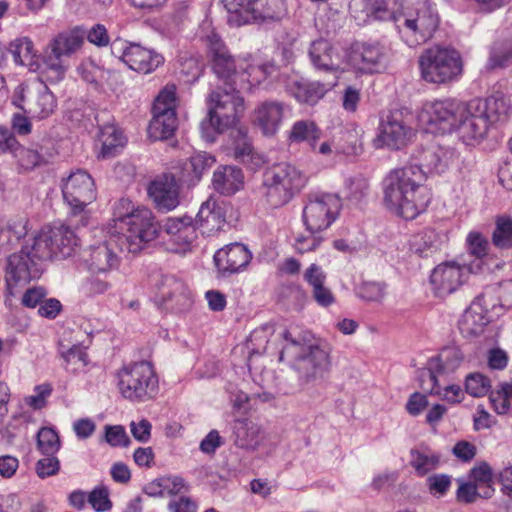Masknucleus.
I'll use <instances>...</instances> for the list:
<instances>
[{
	"instance_id": "f257e3e1",
	"label": "nucleus",
	"mask_w": 512,
	"mask_h": 512,
	"mask_svg": "<svg viewBox=\"0 0 512 512\" xmlns=\"http://www.w3.org/2000/svg\"><path fill=\"white\" fill-rule=\"evenodd\" d=\"M510 109V101L497 92L486 99H473L466 104L442 101L425 104L418 114V121L422 127L488 128L504 124Z\"/></svg>"
},
{
	"instance_id": "f03ea898",
	"label": "nucleus",
	"mask_w": 512,
	"mask_h": 512,
	"mask_svg": "<svg viewBox=\"0 0 512 512\" xmlns=\"http://www.w3.org/2000/svg\"><path fill=\"white\" fill-rule=\"evenodd\" d=\"M425 181V172L416 164L389 171L382 180L383 202L387 209L404 219H415L431 201Z\"/></svg>"
},
{
	"instance_id": "7ed1b4c3",
	"label": "nucleus",
	"mask_w": 512,
	"mask_h": 512,
	"mask_svg": "<svg viewBox=\"0 0 512 512\" xmlns=\"http://www.w3.org/2000/svg\"><path fill=\"white\" fill-rule=\"evenodd\" d=\"M279 337L283 340L279 361L290 363L300 386L323 378L330 365L329 353L313 340L310 332L285 329Z\"/></svg>"
},
{
	"instance_id": "20e7f679",
	"label": "nucleus",
	"mask_w": 512,
	"mask_h": 512,
	"mask_svg": "<svg viewBox=\"0 0 512 512\" xmlns=\"http://www.w3.org/2000/svg\"><path fill=\"white\" fill-rule=\"evenodd\" d=\"M114 228L109 232L120 236L128 253L140 252L149 242L155 240L161 230L153 212L136 206L130 199L121 198L114 206Z\"/></svg>"
},
{
	"instance_id": "39448f33",
	"label": "nucleus",
	"mask_w": 512,
	"mask_h": 512,
	"mask_svg": "<svg viewBox=\"0 0 512 512\" xmlns=\"http://www.w3.org/2000/svg\"><path fill=\"white\" fill-rule=\"evenodd\" d=\"M117 379L120 394L132 402L151 400L158 392V377L147 361L124 366L117 372Z\"/></svg>"
},
{
	"instance_id": "423d86ee",
	"label": "nucleus",
	"mask_w": 512,
	"mask_h": 512,
	"mask_svg": "<svg viewBox=\"0 0 512 512\" xmlns=\"http://www.w3.org/2000/svg\"><path fill=\"white\" fill-rule=\"evenodd\" d=\"M45 257H40L38 246L30 239L22 246L21 250L8 256L5 268L6 290L9 296L18 293V289L24 287L32 279L38 278L42 272V262Z\"/></svg>"
},
{
	"instance_id": "0eeeda50",
	"label": "nucleus",
	"mask_w": 512,
	"mask_h": 512,
	"mask_svg": "<svg viewBox=\"0 0 512 512\" xmlns=\"http://www.w3.org/2000/svg\"><path fill=\"white\" fill-rule=\"evenodd\" d=\"M208 112L201 128H235L245 112L244 98L238 90L221 87L212 90L207 99Z\"/></svg>"
},
{
	"instance_id": "6e6552de",
	"label": "nucleus",
	"mask_w": 512,
	"mask_h": 512,
	"mask_svg": "<svg viewBox=\"0 0 512 512\" xmlns=\"http://www.w3.org/2000/svg\"><path fill=\"white\" fill-rule=\"evenodd\" d=\"M85 33L83 26H76L56 35L48 44L44 56V66L48 77L53 81L61 80L68 67V59L83 46Z\"/></svg>"
},
{
	"instance_id": "1a4fd4ad",
	"label": "nucleus",
	"mask_w": 512,
	"mask_h": 512,
	"mask_svg": "<svg viewBox=\"0 0 512 512\" xmlns=\"http://www.w3.org/2000/svg\"><path fill=\"white\" fill-rule=\"evenodd\" d=\"M439 25L437 13L425 3H418L414 8L401 9L396 16V27L409 46H415L429 40Z\"/></svg>"
},
{
	"instance_id": "9d476101",
	"label": "nucleus",
	"mask_w": 512,
	"mask_h": 512,
	"mask_svg": "<svg viewBox=\"0 0 512 512\" xmlns=\"http://www.w3.org/2000/svg\"><path fill=\"white\" fill-rule=\"evenodd\" d=\"M422 78L430 83H446L462 72L461 59L457 51L435 46L425 50L419 58Z\"/></svg>"
},
{
	"instance_id": "9b49d317",
	"label": "nucleus",
	"mask_w": 512,
	"mask_h": 512,
	"mask_svg": "<svg viewBox=\"0 0 512 512\" xmlns=\"http://www.w3.org/2000/svg\"><path fill=\"white\" fill-rule=\"evenodd\" d=\"M207 45L212 57V70L218 78L215 89L221 87L235 92L238 90L239 79L241 78L243 62H237L228 51L223 41L216 34L207 36Z\"/></svg>"
},
{
	"instance_id": "f8f14e48",
	"label": "nucleus",
	"mask_w": 512,
	"mask_h": 512,
	"mask_svg": "<svg viewBox=\"0 0 512 512\" xmlns=\"http://www.w3.org/2000/svg\"><path fill=\"white\" fill-rule=\"evenodd\" d=\"M340 199L332 194L310 195L303 208L302 219L309 233H321L336 220Z\"/></svg>"
},
{
	"instance_id": "ddd939ff",
	"label": "nucleus",
	"mask_w": 512,
	"mask_h": 512,
	"mask_svg": "<svg viewBox=\"0 0 512 512\" xmlns=\"http://www.w3.org/2000/svg\"><path fill=\"white\" fill-rule=\"evenodd\" d=\"M40 257L67 258L73 255L78 246V238L68 226L59 225L41 229L34 237Z\"/></svg>"
},
{
	"instance_id": "4468645a",
	"label": "nucleus",
	"mask_w": 512,
	"mask_h": 512,
	"mask_svg": "<svg viewBox=\"0 0 512 512\" xmlns=\"http://www.w3.org/2000/svg\"><path fill=\"white\" fill-rule=\"evenodd\" d=\"M118 247L122 252H128V248L120 239L119 235L109 232L103 242L95 243L84 251L83 260L91 273H107L117 269L120 259L114 251Z\"/></svg>"
},
{
	"instance_id": "2eb2a0df",
	"label": "nucleus",
	"mask_w": 512,
	"mask_h": 512,
	"mask_svg": "<svg viewBox=\"0 0 512 512\" xmlns=\"http://www.w3.org/2000/svg\"><path fill=\"white\" fill-rule=\"evenodd\" d=\"M112 53L130 69L144 74L153 72L164 62L163 56L154 50L122 40L114 41Z\"/></svg>"
},
{
	"instance_id": "dca6fc26",
	"label": "nucleus",
	"mask_w": 512,
	"mask_h": 512,
	"mask_svg": "<svg viewBox=\"0 0 512 512\" xmlns=\"http://www.w3.org/2000/svg\"><path fill=\"white\" fill-rule=\"evenodd\" d=\"M64 201L70 206L73 214L80 213L96 199L94 180L84 170L71 172L62 182Z\"/></svg>"
},
{
	"instance_id": "f3484780",
	"label": "nucleus",
	"mask_w": 512,
	"mask_h": 512,
	"mask_svg": "<svg viewBox=\"0 0 512 512\" xmlns=\"http://www.w3.org/2000/svg\"><path fill=\"white\" fill-rule=\"evenodd\" d=\"M347 63L358 73H379L387 66V55L383 46L362 43L352 46Z\"/></svg>"
},
{
	"instance_id": "a211bd4d",
	"label": "nucleus",
	"mask_w": 512,
	"mask_h": 512,
	"mask_svg": "<svg viewBox=\"0 0 512 512\" xmlns=\"http://www.w3.org/2000/svg\"><path fill=\"white\" fill-rule=\"evenodd\" d=\"M156 301L163 307L183 311L190 307V292L185 283L174 275H164L157 284Z\"/></svg>"
},
{
	"instance_id": "6ab92c4d",
	"label": "nucleus",
	"mask_w": 512,
	"mask_h": 512,
	"mask_svg": "<svg viewBox=\"0 0 512 512\" xmlns=\"http://www.w3.org/2000/svg\"><path fill=\"white\" fill-rule=\"evenodd\" d=\"M147 193L161 212L172 211L180 204V185L172 174L155 177L149 183Z\"/></svg>"
},
{
	"instance_id": "aec40b11",
	"label": "nucleus",
	"mask_w": 512,
	"mask_h": 512,
	"mask_svg": "<svg viewBox=\"0 0 512 512\" xmlns=\"http://www.w3.org/2000/svg\"><path fill=\"white\" fill-rule=\"evenodd\" d=\"M228 11L250 14L254 20H278L286 12L285 0H225Z\"/></svg>"
},
{
	"instance_id": "412c9836",
	"label": "nucleus",
	"mask_w": 512,
	"mask_h": 512,
	"mask_svg": "<svg viewBox=\"0 0 512 512\" xmlns=\"http://www.w3.org/2000/svg\"><path fill=\"white\" fill-rule=\"evenodd\" d=\"M457 158L453 148L431 145L416 150L411 156V163L416 164L427 173H444Z\"/></svg>"
},
{
	"instance_id": "4be33fe9",
	"label": "nucleus",
	"mask_w": 512,
	"mask_h": 512,
	"mask_svg": "<svg viewBox=\"0 0 512 512\" xmlns=\"http://www.w3.org/2000/svg\"><path fill=\"white\" fill-rule=\"evenodd\" d=\"M20 101L18 104L24 113L33 118H46L55 107L54 95L48 90L47 86L38 84L37 86H20Z\"/></svg>"
},
{
	"instance_id": "5701e85b",
	"label": "nucleus",
	"mask_w": 512,
	"mask_h": 512,
	"mask_svg": "<svg viewBox=\"0 0 512 512\" xmlns=\"http://www.w3.org/2000/svg\"><path fill=\"white\" fill-rule=\"evenodd\" d=\"M176 86L167 84L158 93L152 108L153 117L149 128H177L180 123L176 116Z\"/></svg>"
},
{
	"instance_id": "b1692460",
	"label": "nucleus",
	"mask_w": 512,
	"mask_h": 512,
	"mask_svg": "<svg viewBox=\"0 0 512 512\" xmlns=\"http://www.w3.org/2000/svg\"><path fill=\"white\" fill-rule=\"evenodd\" d=\"M214 264L222 276L239 273L252 259L250 250L242 243H231L214 254Z\"/></svg>"
},
{
	"instance_id": "393cba45",
	"label": "nucleus",
	"mask_w": 512,
	"mask_h": 512,
	"mask_svg": "<svg viewBox=\"0 0 512 512\" xmlns=\"http://www.w3.org/2000/svg\"><path fill=\"white\" fill-rule=\"evenodd\" d=\"M162 228L169 236L170 242L175 245V252L186 253L191 250L197 238V227L192 217H169Z\"/></svg>"
},
{
	"instance_id": "a878e982",
	"label": "nucleus",
	"mask_w": 512,
	"mask_h": 512,
	"mask_svg": "<svg viewBox=\"0 0 512 512\" xmlns=\"http://www.w3.org/2000/svg\"><path fill=\"white\" fill-rule=\"evenodd\" d=\"M308 57L317 71L326 73L340 71L343 63L340 50L325 38H318L310 43Z\"/></svg>"
},
{
	"instance_id": "bb28decb",
	"label": "nucleus",
	"mask_w": 512,
	"mask_h": 512,
	"mask_svg": "<svg viewBox=\"0 0 512 512\" xmlns=\"http://www.w3.org/2000/svg\"><path fill=\"white\" fill-rule=\"evenodd\" d=\"M467 270L455 263L438 265L431 273L430 282L436 295L443 297L456 291L465 281Z\"/></svg>"
},
{
	"instance_id": "cd10ccee",
	"label": "nucleus",
	"mask_w": 512,
	"mask_h": 512,
	"mask_svg": "<svg viewBox=\"0 0 512 512\" xmlns=\"http://www.w3.org/2000/svg\"><path fill=\"white\" fill-rule=\"evenodd\" d=\"M286 91L300 103L314 105L329 90L328 85L318 81H308L298 75L286 77Z\"/></svg>"
},
{
	"instance_id": "c85d7f7f",
	"label": "nucleus",
	"mask_w": 512,
	"mask_h": 512,
	"mask_svg": "<svg viewBox=\"0 0 512 512\" xmlns=\"http://www.w3.org/2000/svg\"><path fill=\"white\" fill-rule=\"evenodd\" d=\"M263 176L287 188L294 195L299 193L307 183V177L297 167L286 162L277 163L268 168Z\"/></svg>"
},
{
	"instance_id": "c756f323",
	"label": "nucleus",
	"mask_w": 512,
	"mask_h": 512,
	"mask_svg": "<svg viewBox=\"0 0 512 512\" xmlns=\"http://www.w3.org/2000/svg\"><path fill=\"white\" fill-rule=\"evenodd\" d=\"M290 118L288 106L277 101H266L254 110L252 121L261 128H277L286 125Z\"/></svg>"
},
{
	"instance_id": "7c9ffc66",
	"label": "nucleus",
	"mask_w": 512,
	"mask_h": 512,
	"mask_svg": "<svg viewBox=\"0 0 512 512\" xmlns=\"http://www.w3.org/2000/svg\"><path fill=\"white\" fill-rule=\"evenodd\" d=\"M484 296L476 297L459 320L460 332L465 337L480 335L489 323Z\"/></svg>"
},
{
	"instance_id": "2f4dec72",
	"label": "nucleus",
	"mask_w": 512,
	"mask_h": 512,
	"mask_svg": "<svg viewBox=\"0 0 512 512\" xmlns=\"http://www.w3.org/2000/svg\"><path fill=\"white\" fill-rule=\"evenodd\" d=\"M194 222L197 229L200 228L203 234H213L219 231L225 223L224 210L216 199L209 197L202 203Z\"/></svg>"
},
{
	"instance_id": "473e14b6",
	"label": "nucleus",
	"mask_w": 512,
	"mask_h": 512,
	"mask_svg": "<svg viewBox=\"0 0 512 512\" xmlns=\"http://www.w3.org/2000/svg\"><path fill=\"white\" fill-rule=\"evenodd\" d=\"M229 137L232 141L231 146L237 160L251 169H257L265 163L264 157L254 152L251 140L247 135V130H230Z\"/></svg>"
},
{
	"instance_id": "72a5a7b5",
	"label": "nucleus",
	"mask_w": 512,
	"mask_h": 512,
	"mask_svg": "<svg viewBox=\"0 0 512 512\" xmlns=\"http://www.w3.org/2000/svg\"><path fill=\"white\" fill-rule=\"evenodd\" d=\"M304 280L312 288V295L318 305L328 307L334 303L335 297L331 290L325 285L326 274L323 269L313 263L303 274Z\"/></svg>"
},
{
	"instance_id": "f704fd0d",
	"label": "nucleus",
	"mask_w": 512,
	"mask_h": 512,
	"mask_svg": "<svg viewBox=\"0 0 512 512\" xmlns=\"http://www.w3.org/2000/svg\"><path fill=\"white\" fill-rule=\"evenodd\" d=\"M15 156L18 163L24 170H32L40 164L47 161V157H52L56 152L51 140H43L36 144V148H18L15 147Z\"/></svg>"
},
{
	"instance_id": "c9c22d12",
	"label": "nucleus",
	"mask_w": 512,
	"mask_h": 512,
	"mask_svg": "<svg viewBox=\"0 0 512 512\" xmlns=\"http://www.w3.org/2000/svg\"><path fill=\"white\" fill-rule=\"evenodd\" d=\"M234 444L247 450H254L263 436L260 427L249 419H236L233 424Z\"/></svg>"
},
{
	"instance_id": "e433bc0d",
	"label": "nucleus",
	"mask_w": 512,
	"mask_h": 512,
	"mask_svg": "<svg viewBox=\"0 0 512 512\" xmlns=\"http://www.w3.org/2000/svg\"><path fill=\"white\" fill-rule=\"evenodd\" d=\"M416 130H376L372 138L375 149L401 150L411 143Z\"/></svg>"
},
{
	"instance_id": "4c0bfd02",
	"label": "nucleus",
	"mask_w": 512,
	"mask_h": 512,
	"mask_svg": "<svg viewBox=\"0 0 512 512\" xmlns=\"http://www.w3.org/2000/svg\"><path fill=\"white\" fill-rule=\"evenodd\" d=\"M77 72L85 82L91 84L95 89H98L104 83L113 86L119 78V74L116 72L106 70L91 60L82 61L77 67Z\"/></svg>"
},
{
	"instance_id": "58836bf2",
	"label": "nucleus",
	"mask_w": 512,
	"mask_h": 512,
	"mask_svg": "<svg viewBox=\"0 0 512 512\" xmlns=\"http://www.w3.org/2000/svg\"><path fill=\"white\" fill-rule=\"evenodd\" d=\"M213 186L216 191L224 195L237 192L243 183L241 169L236 166H223L213 174Z\"/></svg>"
},
{
	"instance_id": "ea45409f",
	"label": "nucleus",
	"mask_w": 512,
	"mask_h": 512,
	"mask_svg": "<svg viewBox=\"0 0 512 512\" xmlns=\"http://www.w3.org/2000/svg\"><path fill=\"white\" fill-rule=\"evenodd\" d=\"M407 0H367L365 12L373 20H392L396 24V16Z\"/></svg>"
},
{
	"instance_id": "a19ab883",
	"label": "nucleus",
	"mask_w": 512,
	"mask_h": 512,
	"mask_svg": "<svg viewBox=\"0 0 512 512\" xmlns=\"http://www.w3.org/2000/svg\"><path fill=\"white\" fill-rule=\"evenodd\" d=\"M96 142L101 145L99 157L110 158L124 148L127 137L123 130H99Z\"/></svg>"
},
{
	"instance_id": "79ce46f5",
	"label": "nucleus",
	"mask_w": 512,
	"mask_h": 512,
	"mask_svg": "<svg viewBox=\"0 0 512 512\" xmlns=\"http://www.w3.org/2000/svg\"><path fill=\"white\" fill-rule=\"evenodd\" d=\"M442 242L440 234L432 229L427 228L412 236L410 240V249L419 256H428L430 253L437 251Z\"/></svg>"
},
{
	"instance_id": "37998d69",
	"label": "nucleus",
	"mask_w": 512,
	"mask_h": 512,
	"mask_svg": "<svg viewBox=\"0 0 512 512\" xmlns=\"http://www.w3.org/2000/svg\"><path fill=\"white\" fill-rule=\"evenodd\" d=\"M28 221L26 219H17L9 221L0 229V248L8 251L20 243V240L27 235Z\"/></svg>"
},
{
	"instance_id": "c03bdc74",
	"label": "nucleus",
	"mask_w": 512,
	"mask_h": 512,
	"mask_svg": "<svg viewBox=\"0 0 512 512\" xmlns=\"http://www.w3.org/2000/svg\"><path fill=\"white\" fill-rule=\"evenodd\" d=\"M261 194L267 205L271 208H279L289 203L295 196L293 193L273 183L272 180L263 176V183L261 187Z\"/></svg>"
},
{
	"instance_id": "a18cd8bd",
	"label": "nucleus",
	"mask_w": 512,
	"mask_h": 512,
	"mask_svg": "<svg viewBox=\"0 0 512 512\" xmlns=\"http://www.w3.org/2000/svg\"><path fill=\"white\" fill-rule=\"evenodd\" d=\"M464 354L457 346H448L441 350L438 356L429 359L441 373H449L460 367Z\"/></svg>"
},
{
	"instance_id": "49530a36",
	"label": "nucleus",
	"mask_w": 512,
	"mask_h": 512,
	"mask_svg": "<svg viewBox=\"0 0 512 512\" xmlns=\"http://www.w3.org/2000/svg\"><path fill=\"white\" fill-rule=\"evenodd\" d=\"M410 454V464L415 469L418 476L428 474L435 470L440 464L439 454L430 449H413Z\"/></svg>"
},
{
	"instance_id": "de8ad7c7",
	"label": "nucleus",
	"mask_w": 512,
	"mask_h": 512,
	"mask_svg": "<svg viewBox=\"0 0 512 512\" xmlns=\"http://www.w3.org/2000/svg\"><path fill=\"white\" fill-rule=\"evenodd\" d=\"M242 73L239 79L238 89H251L252 86L260 84L263 80L270 75L274 69L272 65H252L243 63L240 66Z\"/></svg>"
},
{
	"instance_id": "09e8293b",
	"label": "nucleus",
	"mask_w": 512,
	"mask_h": 512,
	"mask_svg": "<svg viewBox=\"0 0 512 512\" xmlns=\"http://www.w3.org/2000/svg\"><path fill=\"white\" fill-rule=\"evenodd\" d=\"M492 243L499 249L512 248V218L506 215L498 216L492 233Z\"/></svg>"
},
{
	"instance_id": "8fccbe9b",
	"label": "nucleus",
	"mask_w": 512,
	"mask_h": 512,
	"mask_svg": "<svg viewBox=\"0 0 512 512\" xmlns=\"http://www.w3.org/2000/svg\"><path fill=\"white\" fill-rule=\"evenodd\" d=\"M37 449L44 456L56 455L61 448L58 433L52 427H42L36 434Z\"/></svg>"
},
{
	"instance_id": "3c124183",
	"label": "nucleus",
	"mask_w": 512,
	"mask_h": 512,
	"mask_svg": "<svg viewBox=\"0 0 512 512\" xmlns=\"http://www.w3.org/2000/svg\"><path fill=\"white\" fill-rule=\"evenodd\" d=\"M492 469L491 467L483 462L478 466H475L470 471V480L472 483L477 484V487L483 489V497H491L494 489L491 486L492 483Z\"/></svg>"
},
{
	"instance_id": "603ef678",
	"label": "nucleus",
	"mask_w": 512,
	"mask_h": 512,
	"mask_svg": "<svg viewBox=\"0 0 512 512\" xmlns=\"http://www.w3.org/2000/svg\"><path fill=\"white\" fill-rule=\"evenodd\" d=\"M10 52L14 62L19 65L30 64L35 55L33 42L27 37L15 39L10 44Z\"/></svg>"
},
{
	"instance_id": "864d4df0",
	"label": "nucleus",
	"mask_w": 512,
	"mask_h": 512,
	"mask_svg": "<svg viewBox=\"0 0 512 512\" xmlns=\"http://www.w3.org/2000/svg\"><path fill=\"white\" fill-rule=\"evenodd\" d=\"M442 374L433 364L428 361L427 367L419 373V383L423 391L431 395L441 394V385L438 382V376Z\"/></svg>"
},
{
	"instance_id": "5fc2aeb1",
	"label": "nucleus",
	"mask_w": 512,
	"mask_h": 512,
	"mask_svg": "<svg viewBox=\"0 0 512 512\" xmlns=\"http://www.w3.org/2000/svg\"><path fill=\"white\" fill-rule=\"evenodd\" d=\"M413 115L407 110H389L380 116L379 128H406L410 126Z\"/></svg>"
},
{
	"instance_id": "6e6d98bb",
	"label": "nucleus",
	"mask_w": 512,
	"mask_h": 512,
	"mask_svg": "<svg viewBox=\"0 0 512 512\" xmlns=\"http://www.w3.org/2000/svg\"><path fill=\"white\" fill-rule=\"evenodd\" d=\"M346 197L352 202H359L369 191V181L363 175H355L345 182Z\"/></svg>"
},
{
	"instance_id": "4d7b16f0",
	"label": "nucleus",
	"mask_w": 512,
	"mask_h": 512,
	"mask_svg": "<svg viewBox=\"0 0 512 512\" xmlns=\"http://www.w3.org/2000/svg\"><path fill=\"white\" fill-rule=\"evenodd\" d=\"M491 388V381L481 373H471L466 377L465 389L473 397L486 395Z\"/></svg>"
},
{
	"instance_id": "13d9d810",
	"label": "nucleus",
	"mask_w": 512,
	"mask_h": 512,
	"mask_svg": "<svg viewBox=\"0 0 512 512\" xmlns=\"http://www.w3.org/2000/svg\"><path fill=\"white\" fill-rule=\"evenodd\" d=\"M215 162V157L206 152H198L192 155L189 159V165L194 178L199 181L202 175L210 170Z\"/></svg>"
},
{
	"instance_id": "bf43d9fd",
	"label": "nucleus",
	"mask_w": 512,
	"mask_h": 512,
	"mask_svg": "<svg viewBox=\"0 0 512 512\" xmlns=\"http://www.w3.org/2000/svg\"><path fill=\"white\" fill-rule=\"evenodd\" d=\"M111 288V284L99 277H87L81 284V293L86 297H95L104 294Z\"/></svg>"
},
{
	"instance_id": "052dcab7",
	"label": "nucleus",
	"mask_w": 512,
	"mask_h": 512,
	"mask_svg": "<svg viewBox=\"0 0 512 512\" xmlns=\"http://www.w3.org/2000/svg\"><path fill=\"white\" fill-rule=\"evenodd\" d=\"M452 485V478L447 474H434L427 478V487L434 497H443Z\"/></svg>"
},
{
	"instance_id": "680f3d73",
	"label": "nucleus",
	"mask_w": 512,
	"mask_h": 512,
	"mask_svg": "<svg viewBox=\"0 0 512 512\" xmlns=\"http://www.w3.org/2000/svg\"><path fill=\"white\" fill-rule=\"evenodd\" d=\"M357 295L366 301H381L385 295V285L379 282L365 281L358 287Z\"/></svg>"
},
{
	"instance_id": "e2e57ef3",
	"label": "nucleus",
	"mask_w": 512,
	"mask_h": 512,
	"mask_svg": "<svg viewBox=\"0 0 512 512\" xmlns=\"http://www.w3.org/2000/svg\"><path fill=\"white\" fill-rule=\"evenodd\" d=\"M468 251L477 258H483L488 254L489 242L481 233L472 231L468 234L467 239Z\"/></svg>"
},
{
	"instance_id": "0e129e2a",
	"label": "nucleus",
	"mask_w": 512,
	"mask_h": 512,
	"mask_svg": "<svg viewBox=\"0 0 512 512\" xmlns=\"http://www.w3.org/2000/svg\"><path fill=\"white\" fill-rule=\"evenodd\" d=\"M60 471V460L56 455L45 456L39 459L35 464V472L41 479H45L58 474Z\"/></svg>"
},
{
	"instance_id": "69168bd1",
	"label": "nucleus",
	"mask_w": 512,
	"mask_h": 512,
	"mask_svg": "<svg viewBox=\"0 0 512 512\" xmlns=\"http://www.w3.org/2000/svg\"><path fill=\"white\" fill-rule=\"evenodd\" d=\"M62 357L69 365H73V369L77 370L87 365V353L80 345H73L67 351L61 352Z\"/></svg>"
},
{
	"instance_id": "338daca9",
	"label": "nucleus",
	"mask_w": 512,
	"mask_h": 512,
	"mask_svg": "<svg viewBox=\"0 0 512 512\" xmlns=\"http://www.w3.org/2000/svg\"><path fill=\"white\" fill-rule=\"evenodd\" d=\"M83 32L85 33V38L97 47H105L110 42L108 30L103 24H95L88 30L83 27Z\"/></svg>"
},
{
	"instance_id": "774afa93",
	"label": "nucleus",
	"mask_w": 512,
	"mask_h": 512,
	"mask_svg": "<svg viewBox=\"0 0 512 512\" xmlns=\"http://www.w3.org/2000/svg\"><path fill=\"white\" fill-rule=\"evenodd\" d=\"M323 241L320 233H309V235H298L295 238L294 247L298 253L314 251Z\"/></svg>"
}]
</instances>
